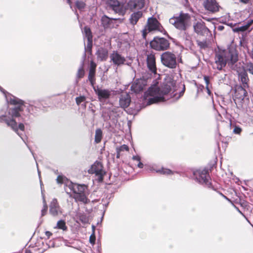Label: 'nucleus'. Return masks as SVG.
Returning <instances> with one entry per match:
<instances>
[{
  "mask_svg": "<svg viewBox=\"0 0 253 253\" xmlns=\"http://www.w3.org/2000/svg\"><path fill=\"white\" fill-rule=\"evenodd\" d=\"M194 175L199 183L205 184L208 187L211 185L208 170L206 169L197 170L194 172Z\"/></svg>",
  "mask_w": 253,
  "mask_h": 253,
  "instance_id": "nucleus-10",
  "label": "nucleus"
},
{
  "mask_svg": "<svg viewBox=\"0 0 253 253\" xmlns=\"http://www.w3.org/2000/svg\"><path fill=\"white\" fill-rule=\"evenodd\" d=\"M251 55L252 58L253 59V48L252 50L251 51Z\"/></svg>",
  "mask_w": 253,
  "mask_h": 253,
  "instance_id": "nucleus-54",
  "label": "nucleus"
},
{
  "mask_svg": "<svg viewBox=\"0 0 253 253\" xmlns=\"http://www.w3.org/2000/svg\"><path fill=\"white\" fill-rule=\"evenodd\" d=\"M151 47L156 50H165L169 46V41L163 38H155L150 43Z\"/></svg>",
  "mask_w": 253,
  "mask_h": 253,
  "instance_id": "nucleus-7",
  "label": "nucleus"
},
{
  "mask_svg": "<svg viewBox=\"0 0 253 253\" xmlns=\"http://www.w3.org/2000/svg\"><path fill=\"white\" fill-rule=\"evenodd\" d=\"M206 89H207V93L209 95H211V92L210 90V88H209V86L208 87V86H206Z\"/></svg>",
  "mask_w": 253,
  "mask_h": 253,
  "instance_id": "nucleus-51",
  "label": "nucleus"
},
{
  "mask_svg": "<svg viewBox=\"0 0 253 253\" xmlns=\"http://www.w3.org/2000/svg\"><path fill=\"white\" fill-rule=\"evenodd\" d=\"M238 209V211H239L241 214H242V215H243V214L242 213V212H241V211H240L238 209Z\"/></svg>",
  "mask_w": 253,
  "mask_h": 253,
  "instance_id": "nucleus-56",
  "label": "nucleus"
},
{
  "mask_svg": "<svg viewBox=\"0 0 253 253\" xmlns=\"http://www.w3.org/2000/svg\"><path fill=\"white\" fill-rule=\"evenodd\" d=\"M84 72L83 67H80L78 71L77 77L79 78H83L84 76Z\"/></svg>",
  "mask_w": 253,
  "mask_h": 253,
  "instance_id": "nucleus-35",
  "label": "nucleus"
},
{
  "mask_svg": "<svg viewBox=\"0 0 253 253\" xmlns=\"http://www.w3.org/2000/svg\"><path fill=\"white\" fill-rule=\"evenodd\" d=\"M157 172H159L163 174H170L172 173V171L169 169H162L156 170Z\"/></svg>",
  "mask_w": 253,
  "mask_h": 253,
  "instance_id": "nucleus-31",
  "label": "nucleus"
},
{
  "mask_svg": "<svg viewBox=\"0 0 253 253\" xmlns=\"http://www.w3.org/2000/svg\"><path fill=\"white\" fill-rule=\"evenodd\" d=\"M43 209L42 210V216H44L47 211V205L46 203L44 196L42 194Z\"/></svg>",
  "mask_w": 253,
  "mask_h": 253,
  "instance_id": "nucleus-29",
  "label": "nucleus"
},
{
  "mask_svg": "<svg viewBox=\"0 0 253 253\" xmlns=\"http://www.w3.org/2000/svg\"><path fill=\"white\" fill-rule=\"evenodd\" d=\"M84 37L87 38V40H92V36L91 32L89 28L85 27L83 31Z\"/></svg>",
  "mask_w": 253,
  "mask_h": 253,
  "instance_id": "nucleus-27",
  "label": "nucleus"
},
{
  "mask_svg": "<svg viewBox=\"0 0 253 253\" xmlns=\"http://www.w3.org/2000/svg\"><path fill=\"white\" fill-rule=\"evenodd\" d=\"M65 190L66 193L70 194L76 201L83 203H88V200L87 196L88 195V191L86 185L68 182L66 184Z\"/></svg>",
  "mask_w": 253,
  "mask_h": 253,
  "instance_id": "nucleus-3",
  "label": "nucleus"
},
{
  "mask_svg": "<svg viewBox=\"0 0 253 253\" xmlns=\"http://www.w3.org/2000/svg\"><path fill=\"white\" fill-rule=\"evenodd\" d=\"M25 253H31V252L29 250H26Z\"/></svg>",
  "mask_w": 253,
  "mask_h": 253,
  "instance_id": "nucleus-55",
  "label": "nucleus"
},
{
  "mask_svg": "<svg viewBox=\"0 0 253 253\" xmlns=\"http://www.w3.org/2000/svg\"><path fill=\"white\" fill-rule=\"evenodd\" d=\"M102 130L100 129H99V128L95 130V142L96 143H99L101 141V139H102Z\"/></svg>",
  "mask_w": 253,
  "mask_h": 253,
  "instance_id": "nucleus-26",
  "label": "nucleus"
},
{
  "mask_svg": "<svg viewBox=\"0 0 253 253\" xmlns=\"http://www.w3.org/2000/svg\"><path fill=\"white\" fill-rule=\"evenodd\" d=\"M66 180L65 177L62 175H58L56 179V181L58 184H62L64 183Z\"/></svg>",
  "mask_w": 253,
  "mask_h": 253,
  "instance_id": "nucleus-36",
  "label": "nucleus"
},
{
  "mask_svg": "<svg viewBox=\"0 0 253 253\" xmlns=\"http://www.w3.org/2000/svg\"><path fill=\"white\" fill-rule=\"evenodd\" d=\"M132 159L134 161L139 162V161H140V157L138 155L134 156L132 157Z\"/></svg>",
  "mask_w": 253,
  "mask_h": 253,
  "instance_id": "nucleus-44",
  "label": "nucleus"
},
{
  "mask_svg": "<svg viewBox=\"0 0 253 253\" xmlns=\"http://www.w3.org/2000/svg\"><path fill=\"white\" fill-rule=\"evenodd\" d=\"M193 27L195 32L200 35H208L210 32L209 29L206 27L205 23L202 21H197L194 23Z\"/></svg>",
  "mask_w": 253,
  "mask_h": 253,
  "instance_id": "nucleus-12",
  "label": "nucleus"
},
{
  "mask_svg": "<svg viewBox=\"0 0 253 253\" xmlns=\"http://www.w3.org/2000/svg\"><path fill=\"white\" fill-rule=\"evenodd\" d=\"M0 90H1V87H0Z\"/></svg>",
  "mask_w": 253,
  "mask_h": 253,
  "instance_id": "nucleus-59",
  "label": "nucleus"
},
{
  "mask_svg": "<svg viewBox=\"0 0 253 253\" xmlns=\"http://www.w3.org/2000/svg\"><path fill=\"white\" fill-rule=\"evenodd\" d=\"M0 90H1V87H0Z\"/></svg>",
  "mask_w": 253,
  "mask_h": 253,
  "instance_id": "nucleus-58",
  "label": "nucleus"
},
{
  "mask_svg": "<svg viewBox=\"0 0 253 253\" xmlns=\"http://www.w3.org/2000/svg\"><path fill=\"white\" fill-rule=\"evenodd\" d=\"M76 5L79 10H82L85 7V4L82 1H77Z\"/></svg>",
  "mask_w": 253,
  "mask_h": 253,
  "instance_id": "nucleus-32",
  "label": "nucleus"
},
{
  "mask_svg": "<svg viewBox=\"0 0 253 253\" xmlns=\"http://www.w3.org/2000/svg\"><path fill=\"white\" fill-rule=\"evenodd\" d=\"M110 20V19L106 16L102 17L101 21L104 27H107Z\"/></svg>",
  "mask_w": 253,
  "mask_h": 253,
  "instance_id": "nucleus-30",
  "label": "nucleus"
},
{
  "mask_svg": "<svg viewBox=\"0 0 253 253\" xmlns=\"http://www.w3.org/2000/svg\"><path fill=\"white\" fill-rule=\"evenodd\" d=\"M120 105L122 108H127L130 102V97L127 93L122 94L120 98Z\"/></svg>",
  "mask_w": 253,
  "mask_h": 253,
  "instance_id": "nucleus-19",
  "label": "nucleus"
},
{
  "mask_svg": "<svg viewBox=\"0 0 253 253\" xmlns=\"http://www.w3.org/2000/svg\"><path fill=\"white\" fill-rule=\"evenodd\" d=\"M161 60L163 65L169 68L174 69L177 66L176 56L171 52L163 53L161 55Z\"/></svg>",
  "mask_w": 253,
  "mask_h": 253,
  "instance_id": "nucleus-6",
  "label": "nucleus"
},
{
  "mask_svg": "<svg viewBox=\"0 0 253 253\" xmlns=\"http://www.w3.org/2000/svg\"><path fill=\"white\" fill-rule=\"evenodd\" d=\"M106 5L109 9L116 13L123 14L124 13V4L118 0H107Z\"/></svg>",
  "mask_w": 253,
  "mask_h": 253,
  "instance_id": "nucleus-11",
  "label": "nucleus"
},
{
  "mask_svg": "<svg viewBox=\"0 0 253 253\" xmlns=\"http://www.w3.org/2000/svg\"><path fill=\"white\" fill-rule=\"evenodd\" d=\"M110 57L111 61L113 62L114 64L118 66L124 64L126 61L125 58L116 51H113L110 55Z\"/></svg>",
  "mask_w": 253,
  "mask_h": 253,
  "instance_id": "nucleus-16",
  "label": "nucleus"
},
{
  "mask_svg": "<svg viewBox=\"0 0 253 253\" xmlns=\"http://www.w3.org/2000/svg\"><path fill=\"white\" fill-rule=\"evenodd\" d=\"M85 99L84 96H80L76 98V103L78 105H80L82 102L84 101Z\"/></svg>",
  "mask_w": 253,
  "mask_h": 253,
  "instance_id": "nucleus-39",
  "label": "nucleus"
},
{
  "mask_svg": "<svg viewBox=\"0 0 253 253\" xmlns=\"http://www.w3.org/2000/svg\"><path fill=\"white\" fill-rule=\"evenodd\" d=\"M117 149L119 151H120L122 152L125 151H128L129 148L127 145L124 144V145L121 146L117 148Z\"/></svg>",
  "mask_w": 253,
  "mask_h": 253,
  "instance_id": "nucleus-38",
  "label": "nucleus"
},
{
  "mask_svg": "<svg viewBox=\"0 0 253 253\" xmlns=\"http://www.w3.org/2000/svg\"><path fill=\"white\" fill-rule=\"evenodd\" d=\"M49 213L53 216H57L62 213L61 209L58 204L57 200L53 199L49 205Z\"/></svg>",
  "mask_w": 253,
  "mask_h": 253,
  "instance_id": "nucleus-15",
  "label": "nucleus"
},
{
  "mask_svg": "<svg viewBox=\"0 0 253 253\" xmlns=\"http://www.w3.org/2000/svg\"><path fill=\"white\" fill-rule=\"evenodd\" d=\"M141 82V81H137V82H134L131 86V90L135 93H138L142 91L143 89L144 85Z\"/></svg>",
  "mask_w": 253,
  "mask_h": 253,
  "instance_id": "nucleus-24",
  "label": "nucleus"
},
{
  "mask_svg": "<svg viewBox=\"0 0 253 253\" xmlns=\"http://www.w3.org/2000/svg\"><path fill=\"white\" fill-rule=\"evenodd\" d=\"M68 4H70L71 8H72V0H67Z\"/></svg>",
  "mask_w": 253,
  "mask_h": 253,
  "instance_id": "nucleus-52",
  "label": "nucleus"
},
{
  "mask_svg": "<svg viewBox=\"0 0 253 253\" xmlns=\"http://www.w3.org/2000/svg\"><path fill=\"white\" fill-rule=\"evenodd\" d=\"M204 88V86L203 85H199L198 86V92L200 91H202L203 89Z\"/></svg>",
  "mask_w": 253,
  "mask_h": 253,
  "instance_id": "nucleus-45",
  "label": "nucleus"
},
{
  "mask_svg": "<svg viewBox=\"0 0 253 253\" xmlns=\"http://www.w3.org/2000/svg\"><path fill=\"white\" fill-rule=\"evenodd\" d=\"M223 26H218V29L220 30H222L223 29Z\"/></svg>",
  "mask_w": 253,
  "mask_h": 253,
  "instance_id": "nucleus-53",
  "label": "nucleus"
},
{
  "mask_svg": "<svg viewBox=\"0 0 253 253\" xmlns=\"http://www.w3.org/2000/svg\"><path fill=\"white\" fill-rule=\"evenodd\" d=\"M242 131L241 128L238 126H235L233 129V132L235 134H239Z\"/></svg>",
  "mask_w": 253,
  "mask_h": 253,
  "instance_id": "nucleus-42",
  "label": "nucleus"
},
{
  "mask_svg": "<svg viewBox=\"0 0 253 253\" xmlns=\"http://www.w3.org/2000/svg\"><path fill=\"white\" fill-rule=\"evenodd\" d=\"M160 26L159 22L155 18H149L148 19L147 25L142 31L143 37L145 38L147 34L151 31L160 30Z\"/></svg>",
  "mask_w": 253,
  "mask_h": 253,
  "instance_id": "nucleus-9",
  "label": "nucleus"
},
{
  "mask_svg": "<svg viewBox=\"0 0 253 253\" xmlns=\"http://www.w3.org/2000/svg\"><path fill=\"white\" fill-rule=\"evenodd\" d=\"M177 90L175 82L169 79L163 84L162 88L154 86L151 87L144 94V98L148 100V105L166 100L165 96L169 94L170 97H175L176 99L180 98L184 93L185 89L181 91L177 95L174 92Z\"/></svg>",
  "mask_w": 253,
  "mask_h": 253,
  "instance_id": "nucleus-1",
  "label": "nucleus"
},
{
  "mask_svg": "<svg viewBox=\"0 0 253 253\" xmlns=\"http://www.w3.org/2000/svg\"><path fill=\"white\" fill-rule=\"evenodd\" d=\"M97 58L101 61L106 60L108 57V50L103 48H100L97 51Z\"/></svg>",
  "mask_w": 253,
  "mask_h": 253,
  "instance_id": "nucleus-23",
  "label": "nucleus"
},
{
  "mask_svg": "<svg viewBox=\"0 0 253 253\" xmlns=\"http://www.w3.org/2000/svg\"><path fill=\"white\" fill-rule=\"evenodd\" d=\"M239 78H240L241 82L242 83V85L244 87H249L248 83L249 79L248 77L247 73L245 72H241L239 74Z\"/></svg>",
  "mask_w": 253,
  "mask_h": 253,
  "instance_id": "nucleus-25",
  "label": "nucleus"
},
{
  "mask_svg": "<svg viewBox=\"0 0 253 253\" xmlns=\"http://www.w3.org/2000/svg\"><path fill=\"white\" fill-rule=\"evenodd\" d=\"M38 173H39V177H40V172L39 171H38Z\"/></svg>",
  "mask_w": 253,
  "mask_h": 253,
  "instance_id": "nucleus-57",
  "label": "nucleus"
},
{
  "mask_svg": "<svg viewBox=\"0 0 253 253\" xmlns=\"http://www.w3.org/2000/svg\"><path fill=\"white\" fill-rule=\"evenodd\" d=\"M248 87H244V86H240L236 89L235 96L240 99H243L247 95V91L246 88Z\"/></svg>",
  "mask_w": 253,
  "mask_h": 253,
  "instance_id": "nucleus-21",
  "label": "nucleus"
},
{
  "mask_svg": "<svg viewBox=\"0 0 253 253\" xmlns=\"http://www.w3.org/2000/svg\"><path fill=\"white\" fill-rule=\"evenodd\" d=\"M93 88L100 101L109 99L111 95V91L109 89H103L98 87L96 88L94 87Z\"/></svg>",
  "mask_w": 253,
  "mask_h": 253,
  "instance_id": "nucleus-13",
  "label": "nucleus"
},
{
  "mask_svg": "<svg viewBox=\"0 0 253 253\" xmlns=\"http://www.w3.org/2000/svg\"><path fill=\"white\" fill-rule=\"evenodd\" d=\"M8 102L13 105H15L13 108L8 109L7 114L0 116V122H4L7 126L10 127L23 140L21 135L18 132V129L24 131V125L20 123L18 125L15 119L20 116V113L24 109V101L14 96H11L8 99ZM24 142L25 141L23 140Z\"/></svg>",
  "mask_w": 253,
  "mask_h": 253,
  "instance_id": "nucleus-2",
  "label": "nucleus"
},
{
  "mask_svg": "<svg viewBox=\"0 0 253 253\" xmlns=\"http://www.w3.org/2000/svg\"><path fill=\"white\" fill-rule=\"evenodd\" d=\"M239 1L242 3L246 4V3H248V2L249 1V0H239Z\"/></svg>",
  "mask_w": 253,
  "mask_h": 253,
  "instance_id": "nucleus-49",
  "label": "nucleus"
},
{
  "mask_svg": "<svg viewBox=\"0 0 253 253\" xmlns=\"http://www.w3.org/2000/svg\"><path fill=\"white\" fill-rule=\"evenodd\" d=\"M204 80L205 81V83L206 84V86L209 87V84H210V79L208 76H204Z\"/></svg>",
  "mask_w": 253,
  "mask_h": 253,
  "instance_id": "nucleus-43",
  "label": "nucleus"
},
{
  "mask_svg": "<svg viewBox=\"0 0 253 253\" xmlns=\"http://www.w3.org/2000/svg\"><path fill=\"white\" fill-rule=\"evenodd\" d=\"M248 27L249 26L248 25L240 26V27H239L234 29V31L235 32H240V31L243 32V31H245L246 30H247Z\"/></svg>",
  "mask_w": 253,
  "mask_h": 253,
  "instance_id": "nucleus-34",
  "label": "nucleus"
},
{
  "mask_svg": "<svg viewBox=\"0 0 253 253\" xmlns=\"http://www.w3.org/2000/svg\"><path fill=\"white\" fill-rule=\"evenodd\" d=\"M92 230H93V233L90 236L89 241H90V243L93 244H94L95 241V236L94 234L95 227H94V226H92Z\"/></svg>",
  "mask_w": 253,
  "mask_h": 253,
  "instance_id": "nucleus-33",
  "label": "nucleus"
},
{
  "mask_svg": "<svg viewBox=\"0 0 253 253\" xmlns=\"http://www.w3.org/2000/svg\"><path fill=\"white\" fill-rule=\"evenodd\" d=\"M138 164H137V166L139 168H142L143 166V164L139 161V162H138Z\"/></svg>",
  "mask_w": 253,
  "mask_h": 253,
  "instance_id": "nucleus-47",
  "label": "nucleus"
},
{
  "mask_svg": "<svg viewBox=\"0 0 253 253\" xmlns=\"http://www.w3.org/2000/svg\"><path fill=\"white\" fill-rule=\"evenodd\" d=\"M45 234L47 236V238H49L52 235V233L49 231H46L45 232Z\"/></svg>",
  "mask_w": 253,
  "mask_h": 253,
  "instance_id": "nucleus-46",
  "label": "nucleus"
},
{
  "mask_svg": "<svg viewBox=\"0 0 253 253\" xmlns=\"http://www.w3.org/2000/svg\"><path fill=\"white\" fill-rule=\"evenodd\" d=\"M142 11H138L133 13L129 18L130 23L132 25H135L138 20L142 17Z\"/></svg>",
  "mask_w": 253,
  "mask_h": 253,
  "instance_id": "nucleus-22",
  "label": "nucleus"
},
{
  "mask_svg": "<svg viewBox=\"0 0 253 253\" xmlns=\"http://www.w3.org/2000/svg\"><path fill=\"white\" fill-rule=\"evenodd\" d=\"M190 17L187 14L180 13L178 16H173L169 19V23L176 29L184 31L189 26Z\"/></svg>",
  "mask_w": 253,
  "mask_h": 253,
  "instance_id": "nucleus-5",
  "label": "nucleus"
},
{
  "mask_svg": "<svg viewBox=\"0 0 253 253\" xmlns=\"http://www.w3.org/2000/svg\"><path fill=\"white\" fill-rule=\"evenodd\" d=\"M179 1L183 4H186L188 2V0H179Z\"/></svg>",
  "mask_w": 253,
  "mask_h": 253,
  "instance_id": "nucleus-48",
  "label": "nucleus"
},
{
  "mask_svg": "<svg viewBox=\"0 0 253 253\" xmlns=\"http://www.w3.org/2000/svg\"><path fill=\"white\" fill-rule=\"evenodd\" d=\"M147 63L149 70L152 73L156 74L157 68L156 66V59L154 54H150L147 55Z\"/></svg>",
  "mask_w": 253,
  "mask_h": 253,
  "instance_id": "nucleus-17",
  "label": "nucleus"
},
{
  "mask_svg": "<svg viewBox=\"0 0 253 253\" xmlns=\"http://www.w3.org/2000/svg\"><path fill=\"white\" fill-rule=\"evenodd\" d=\"M203 5L206 10L211 12H215L219 10V5L215 0H205Z\"/></svg>",
  "mask_w": 253,
  "mask_h": 253,
  "instance_id": "nucleus-14",
  "label": "nucleus"
},
{
  "mask_svg": "<svg viewBox=\"0 0 253 253\" xmlns=\"http://www.w3.org/2000/svg\"><path fill=\"white\" fill-rule=\"evenodd\" d=\"M213 68L221 70L228 63L231 67L238 60V54L235 50H222L216 52Z\"/></svg>",
  "mask_w": 253,
  "mask_h": 253,
  "instance_id": "nucleus-4",
  "label": "nucleus"
},
{
  "mask_svg": "<svg viewBox=\"0 0 253 253\" xmlns=\"http://www.w3.org/2000/svg\"><path fill=\"white\" fill-rule=\"evenodd\" d=\"M57 227L58 229L63 230V231L66 230L67 228L65 222L63 220H60L57 222Z\"/></svg>",
  "mask_w": 253,
  "mask_h": 253,
  "instance_id": "nucleus-28",
  "label": "nucleus"
},
{
  "mask_svg": "<svg viewBox=\"0 0 253 253\" xmlns=\"http://www.w3.org/2000/svg\"><path fill=\"white\" fill-rule=\"evenodd\" d=\"M90 174H95L98 177V180L99 182L103 181V176L105 174V171L103 169L101 163L95 162L88 170Z\"/></svg>",
  "mask_w": 253,
  "mask_h": 253,
  "instance_id": "nucleus-8",
  "label": "nucleus"
},
{
  "mask_svg": "<svg viewBox=\"0 0 253 253\" xmlns=\"http://www.w3.org/2000/svg\"><path fill=\"white\" fill-rule=\"evenodd\" d=\"M92 40H87L86 46H85V49L86 48L88 50H90L92 47Z\"/></svg>",
  "mask_w": 253,
  "mask_h": 253,
  "instance_id": "nucleus-40",
  "label": "nucleus"
},
{
  "mask_svg": "<svg viewBox=\"0 0 253 253\" xmlns=\"http://www.w3.org/2000/svg\"><path fill=\"white\" fill-rule=\"evenodd\" d=\"M117 150V158H119L121 155V152L119 151L118 150L116 149Z\"/></svg>",
  "mask_w": 253,
  "mask_h": 253,
  "instance_id": "nucleus-50",
  "label": "nucleus"
},
{
  "mask_svg": "<svg viewBox=\"0 0 253 253\" xmlns=\"http://www.w3.org/2000/svg\"><path fill=\"white\" fill-rule=\"evenodd\" d=\"M0 90H1V87H0Z\"/></svg>",
  "mask_w": 253,
  "mask_h": 253,
  "instance_id": "nucleus-60",
  "label": "nucleus"
},
{
  "mask_svg": "<svg viewBox=\"0 0 253 253\" xmlns=\"http://www.w3.org/2000/svg\"><path fill=\"white\" fill-rule=\"evenodd\" d=\"M247 67L249 72L253 75V63H250L248 64Z\"/></svg>",
  "mask_w": 253,
  "mask_h": 253,
  "instance_id": "nucleus-41",
  "label": "nucleus"
},
{
  "mask_svg": "<svg viewBox=\"0 0 253 253\" xmlns=\"http://www.w3.org/2000/svg\"><path fill=\"white\" fill-rule=\"evenodd\" d=\"M144 0H129L128 6L131 10L141 9L144 7Z\"/></svg>",
  "mask_w": 253,
  "mask_h": 253,
  "instance_id": "nucleus-18",
  "label": "nucleus"
},
{
  "mask_svg": "<svg viewBox=\"0 0 253 253\" xmlns=\"http://www.w3.org/2000/svg\"><path fill=\"white\" fill-rule=\"evenodd\" d=\"M198 44L202 48H206L208 47V43L206 41H198Z\"/></svg>",
  "mask_w": 253,
  "mask_h": 253,
  "instance_id": "nucleus-37",
  "label": "nucleus"
},
{
  "mask_svg": "<svg viewBox=\"0 0 253 253\" xmlns=\"http://www.w3.org/2000/svg\"><path fill=\"white\" fill-rule=\"evenodd\" d=\"M96 67V64L93 61H91L88 78L92 85H93L95 83L94 76Z\"/></svg>",
  "mask_w": 253,
  "mask_h": 253,
  "instance_id": "nucleus-20",
  "label": "nucleus"
}]
</instances>
